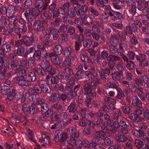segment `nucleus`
Returning a JSON list of instances; mask_svg holds the SVG:
<instances>
[{"mask_svg": "<svg viewBox=\"0 0 149 149\" xmlns=\"http://www.w3.org/2000/svg\"><path fill=\"white\" fill-rule=\"evenodd\" d=\"M137 3V9L142 12V15L146 16L148 20L149 21V13L146 11V9L149 7V2L145 0H135Z\"/></svg>", "mask_w": 149, "mask_h": 149, "instance_id": "obj_1", "label": "nucleus"}, {"mask_svg": "<svg viewBox=\"0 0 149 149\" xmlns=\"http://www.w3.org/2000/svg\"><path fill=\"white\" fill-rule=\"evenodd\" d=\"M40 12V10L38 8L35 7L33 8L32 10L30 9L26 10L23 15L27 20L31 21L32 20V18L30 16L32 15L34 17L38 16L39 15Z\"/></svg>", "mask_w": 149, "mask_h": 149, "instance_id": "obj_2", "label": "nucleus"}, {"mask_svg": "<svg viewBox=\"0 0 149 149\" xmlns=\"http://www.w3.org/2000/svg\"><path fill=\"white\" fill-rule=\"evenodd\" d=\"M82 92L84 95L87 96V97H93L96 96V93L93 91L91 85L88 83H84Z\"/></svg>", "mask_w": 149, "mask_h": 149, "instance_id": "obj_3", "label": "nucleus"}, {"mask_svg": "<svg viewBox=\"0 0 149 149\" xmlns=\"http://www.w3.org/2000/svg\"><path fill=\"white\" fill-rule=\"evenodd\" d=\"M147 127L145 125L141 126V128L138 130H134L132 131L134 135L138 138L144 137L146 134L145 132L147 130Z\"/></svg>", "mask_w": 149, "mask_h": 149, "instance_id": "obj_4", "label": "nucleus"}, {"mask_svg": "<svg viewBox=\"0 0 149 149\" xmlns=\"http://www.w3.org/2000/svg\"><path fill=\"white\" fill-rule=\"evenodd\" d=\"M14 81L20 86H28L31 84L30 82L28 80H26L24 77H15Z\"/></svg>", "mask_w": 149, "mask_h": 149, "instance_id": "obj_5", "label": "nucleus"}, {"mask_svg": "<svg viewBox=\"0 0 149 149\" xmlns=\"http://www.w3.org/2000/svg\"><path fill=\"white\" fill-rule=\"evenodd\" d=\"M23 37L24 45L26 47L31 46L32 44L35 43V41L36 40V38L33 36L30 38L27 36H24Z\"/></svg>", "mask_w": 149, "mask_h": 149, "instance_id": "obj_6", "label": "nucleus"}, {"mask_svg": "<svg viewBox=\"0 0 149 149\" xmlns=\"http://www.w3.org/2000/svg\"><path fill=\"white\" fill-rule=\"evenodd\" d=\"M33 28L38 31H42L45 30V28L44 26L41 25V22L39 20L35 21L32 25Z\"/></svg>", "mask_w": 149, "mask_h": 149, "instance_id": "obj_7", "label": "nucleus"}, {"mask_svg": "<svg viewBox=\"0 0 149 149\" xmlns=\"http://www.w3.org/2000/svg\"><path fill=\"white\" fill-rule=\"evenodd\" d=\"M60 94L55 93L52 94L49 98V100L53 103H58L60 102Z\"/></svg>", "mask_w": 149, "mask_h": 149, "instance_id": "obj_8", "label": "nucleus"}, {"mask_svg": "<svg viewBox=\"0 0 149 149\" xmlns=\"http://www.w3.org/2000/svg\"><path fill=\"white\" fill-rule=\"evenodd\" d=\"M123 72L116 71L113 73L111 74L112 79L115 81H119L123 76Z\"/></svg>", "mask_w": 149, "mask_h": 149, "instance_id": "obj_9", "label": "nucleus"}, {"mask_svg": "<svg viewBox=\"0 0 149 149\" xmlns=\"http://www.w3.org/2000/svg\"><path fill=\"white\" fill-rule=\"evenodd\" d=\"M132 104L134 106H137L139 108L141 107L142 102L137 97L135 96H133L132 98Z\"/></svg>", "mask_w": 149, "mask_h": 149, "instance_id": "obj_10", "label": "nucleus"}, {"mask_svg": "<svg viewBox=\"0 0 149 149\" xmlns=\"http://www.w3.org/2000/svg\"><path fill=\"white\" fill-rule=\"evenodd\" d=\"M41 13L47 19H50L52 17V13L49 12V11L47 9V8H43L42 9H41Z\"/></svg>", "mask_w": 149, "mask_h": 149, "instance_id": "obj_11", "label": "nucleus"}, {"mask_svg": "<svg viewBox=\"0 0 149 149\" xmlns=\"http://www.w3.org/2000/svg\"><path fill=\"white\" fill-rule=\"evenodd\" d=\"M78 106L74 102L71 103L68 108L69 112L76 113L77 112Z\"/></svg>", "mask_w": 149, "mask_h": 149, "instance_id": "obj_12", "label": "nucleus"}, {"mask_svg": "<svg viewBox=\"0 0 149 149\" xmlns=\"http://www.w3.org/2000/svg\"><path fill=\"white\" fill-rule=\"evenodd\" d=\"M16 53L19 56L24 57L25 58H27L26 52H25V49L23 46H20L18 47Z\"/></svg>", "mask_w": 149, "mask_h": 149, "instance_id": "obj_13", "label": "nucleus"}, {"mask_svg": "<svg viewBox=\"0 0 149 149\" xmlns=\"http://www.w3.org/2000/svg\"><path fill=\"white\" fill-rule=\"evenodd\" d=\"M12 47L10 44L5 42L3 43L1 45V48L3 51L6 53L9 52L12 49Z\"/></svg>", "mask_w": 149, "mask_h": 149, "instance_id": "obj_14", "label": "nucleus"}, {"mask_svg": "<svg viewBox=\"0 0 149 149\" xmlns=\"http://www.w3.org/2000/svg\"><path fill=\"white\" fill-rule=\"evenodd\" d=\"M36 104L37 105H40L42 107L43 109L46 108L47 107L48 104L45 102L44 100L41 98H40L38 99L36 102Z\"/></svg>", "mask_w": 149, "mask_h": 149, "instance_id": "obj_15", "label": "nucleus"}, {"mask_svg": "<svg viewBox=\"0 0 149 149\" xmlns=\"http://www.w3.org/2000/svg\"><path fill=\"white\" fill-rule=\"evenodd\" d=\"M115 139L116 141L119 143H123L127 141V137L121 134L116 136Z\"/></svg>", "mask_w": 149, "mask_h": 149, "instance_id": "obj_16", "label": "nucleus"}, {"mask_svg": "<svg viewBox=\"0 0 149 149\" xmlns=\"http://www.w3.org/2000/svg\"><path fill=\"white\" fill-rule=\"evenodd\" d=\"M68 33L70 35L73 36L71 37L72 40H74L75 38L77 35V34L75 33V28L72 26H70L68 28Z\"/></svg>", "mask_w": 149, "mask_h": 149, "instance_id": "obj_17", "label": "nucleus"}, {"mask_svg": "<svg viewBox=\"0 0 149 149\" xmlns=\"http://www.w3.org/2000/svg\"><path fill=\"white\" fill-rule=\"evenodd\" d=\"M42 89L45 93H51L52 89L49 85L46 84H42L41 85Z\"/></svg>", "mask_w": 149, "mask_h": 149, "instance_id": "obj_18", "label": "nucleus"}, {"mask_svg": "<svg viewBox=\"0 0 149 149\" xmlns=\"http://www.w3.org/2000/svg\"><path fill=\"white\" fill-rule=\"evenodd\" d=\"M42 57L41 51L40 50H35L33 57L35 60L38 61Z\"/></svg>", "mask_w": 149, "mask_h": 149, "instance_id": "obj_19", "label": "nucleus"}, {"mask_svg": "<svg viewBox=\"0 0 149 149\" xmlns=\"http://www.w3.org/2000/svg\"><path fill=\"white\" fill-rule=\"evenodd\" d=\"M36 7L38 8H41L42 9L45 6V2L43 0H37L34 3Z\"/></svg>", "mask_w": 149, "mask_h": 149, "instance_id": "obj_20", "label": "nucleus"}, {"mask_svg": "<svg viewBox=\"0 0 149 149\" xmlns=\"http://www.w3.org/2000/svg\"><path fill=\"white\" fill-rule=\"evenodd\" d=\"M120 57L118 56L110 55L107 58L108 61L112 62L119 60Z\"/></svg>", "mask_w": 149, "mask_h": 149, "instance_id": "obj_21", "label": "nucleus"}, {"mask_svg": "<svg viewBox=\"0 0 149 149\" xmlns=\"http://www.w3.org/2000/svg\"><path fill=\"white\" fill-rule=\"evenodd\" d=\"M53 51L56 52L57 55H60L63 51L61 46L60 45H56Z\"/></svg>", "mask_w": 149, "mask_h": 149, "instance_id": "obj_22", "label": "nucleus"}, {"mask_svg": "<svg viewBox=\"0 0 149 149\" xmlns=\"http://www.w3.org/2000/svg\"><path fill=\"white\" fill-rule=\"evenodd\" d=\"M32 3L31 0H25L24 2L22 5L23 7H26V10H29L32 8Z\"/></svg>", "mask_w": 149, "mask_h": 149, "instance_id": "obj_23", "label": "nucleus"}, {"mask_svg": "<svg viewBox=\"0 0 149 149\" xmlns=\"http://www.w3.org/2000/svg\"><path fill=\"white\" fill-rule=\"evenodd\" d=\"M22 110L24 112L28 113H32L31 110L30 106L28 104L25 103L22 105Z\"/></svg>", "mask_w": 149, "mask_h": 149, "instance_id": "obj_24", "label": "nucleus"}, {"mask_svg": "<svg viewBox=\"0 0 149 149\" xmlns=\"http://www.w3.org/2000/svg\"><path fill=\"white\" fill-rule=\"evenodd\" d=\"M130 117L131 119L134 122H140L141 121V118L139 116L134 113H131L130 115Z\"/></svg>", "mask_w": 149, "mask_h": 149, "instance_id": "obj_25", "label": "nucleus"}, {"mask_svg": "<svg viewBox=\"0 0 149 149\" xmlns=\"http://www.w3.org/2000/svg\"><path fill=\"white\" fill-rule=\"evenodd\" d=\"M60 38L58 39V40H61L62 41L66 42L68 41V34L66 33H61L60 35Z\"/></svg>", "mask_w": 149, "mask_h": 149, "instance_id": "obj_26", "label": "nucleus"}, {"mask_svg": "<svg viewBox=\"0 0 149 149\" xmlns=\"http://www.w3.org/2000/svg\"><path fill=\"white\" fill-rule=\"evenodd\" d=\"M88 11L89 13H91L94 17H97L99 15L98 11L92 7H89Z\"/></svg>", "mask_w": 149, "mask_h": 149, "instance_id": "obj_27", "label": "nucleus"}, {"mask_svg": "<svg viewBox=\"0 0 149 149\" xmlns=\"http://www.w3.org/2000/svg\"><path fill=\"white\" fill-rule=\"evenodd\" d=\"M36 72L38 74L40 75L43 76L45 75L46 73L44 68L43 66H40L39 67H38L36 69Z\"/></svg>", "mask_w": 149, "mask_h": 149, "instance_id": "obj_28", "label": "nucleus"}, {"mask_svg": "<svg viewBox=\"0 0 149 149\" xmlns=\"http://www.w3.org/2000/svg\"><path fill=\"white\" fill-rule=\"evenodd\" d=\"M116 68L119 71V72H123L124 70L125 67L122 62H118L116 64Z\"/></svg>", "mask_w": 149, "mask_h": 149, "instance_id": "obj_29", "label": "nucleus"}, {"mask_svg": "<svg viewBox=\"0 0 149 149\" xmlns=\"http://www.w3.org/2000/svg\"><path fill=\"white\" fill-rule=\"evenodd\" d=\"M67 14L71 18H73L75 17L76 15V13L74 10L73 8L68 9Z\"/></svg>", "mask_w": 149, "mask_h": 149, "instance_id": "obj_30", "label": "nucleus"}, {"mask_svg": "<svg viewBox=\"0 0 149 149\" xmlns=\"http://www.w3.org/2000/svg\"><path fill=\"white\" fill-rule=\"evenodd\" d=\"M28 76L32 82L35 81L37 79L36 75L33 71H32L29 72L28 74Z\"/></svg>", "mask_w": 149, "mask_h": 149, "instance_id": "obj_31", "label": "nucleus"}, {"mask_svg": "<svg viewBox=\"0 0 149 149\" xmlns=\"http://www.w3.org/2000/svg\"><path fill=\"white\" fill-rule=\"evenodd\" d=\"M51 60L52 62L54 65H59L61 64L60 59L58 57H52Z\"/></svg>", "mask_w": 149, "mask_h": 149, "instance_id": "obj_32", "label": "nucleus"}, {"mask_svg": "<svg viewBox=\"0 0 149 149\" xmlns=\"http://www.w3.org/2000/svg\"><path fill=\"white\" fill-rule=\"evenodd\" d=\"M72 49L70 47H67L65 48L63 53L64 55L66 57H68L70 56L72 52Z\"/></svg>", "mask_w": 149, "mask_h": 149, "instance_id": "obj_33", "label": "nucleus"}, {"mask_svg": "<svg viewBox=\"0 0 149 149\" xmlns=\"http://www.w3.org/2000/svg\"><path fill=\"white\" fill-rule=\"evenodd\" d=\"M92 44L91 41L88 39H86L84 40L83 45L85 48H89L90 47Z\"/></svg>", "mask_w": 149, "mask_h": 149, "instance_id": "obj_34", "label": "nucleus"}, {"mask_svg": "<svg viewBox=\"0 0 149 149\" xmlns=\"http://www.w3.org/2000/svg\"><path fill=\"white\" fill-rule=\"evenodd\" d=\"M106 132L103 130L97 131L95 133V136L100 138H104L106 135Z\"/></svg>", "mask_w": 149, "mask_h": 149, "instance_id": "obj_35", "label": "nucleus"}, {"mask_svg": "<svg viewBox=\"0 0 149 149\" xmlns=\"http://www.w3.org/2000/svg\"><path fill=\"white\" fill-rule=\"evenodd\" d=\"M85 74L86 78L89 81H92L94 78V74H93V72L88 71H86L85 72Z\"/></svg>", "mask_w": 149, "mask_h": 149, "instance_id": "obj_36", "label": "nucleus"}, {"mask_svg": "<svg viewBox=\"0 0 149 149\" xmlns=\"http://www.w3.org/2000/svg\"><path fill=\"white\" fill-rule=\"evenodd\" d=\"M15 10L14 9V7L12 6L9 7L8 8V10H7V13L6 16H10V15H13L15 14Z\"/></svg>", "mask_w": 149, "mask_h": 149, "instance_id": "obj_37", "label": "nucleus"}, {"mask_svg": "<svg viewBox=\"0 0 149 149\" xmlns=\"http://www.w3.org/2000/svg\"><path fill=\"white\" fill-rule=\"evenodd\" d=\"M63 64L66 68L71 67L72 64L71 59L69 57L66 58L64 61Z\"/></svg>", "mask_w": 149, "mask_h": 149, "instance_id": "obj_38", "label": "nucleus"}, {"mask_svg": "<svg viewBox=\"0 0 149 149\" xmlns=\"http://www.w3.org/2000/svg\"><path fill=\"white\" fill-rule=\"evenodd\" d=\"M9 88L7 86H3L1 87V93L4 95H6L9 92Z\"/></svg>", "mask_w": 149, "mask_h": 149, "instance_id": "obj_39", "label": "nucleus"}, {"mask_svg": "<svg viewBox=\"0 0 149 149\" xmlns=\"http://www.w3.org/2000/svg\"><path fill=\"white\" fill-rule=\"evenodd\" d=\"M38 85L36 84L34 85L33 88L35 93H40L42 92V88L39 85L40 84L38 82Z\"/></svg>", "mask_w": 149, "mask_h": 149, "instance_id": "obj_40", "label": "nucleus"}, {"mask_svg": "<svg viewBox=\"0 0 149 149\" xmlns=\"http://www.w3.org/2000/svg\"><path fill=\"white\" fill-rule=\"evenodd\" d=\"M60 19L58 18H56L55 20L51 23V26L52 27H56L59 25V22Z\"/></svg>", "mask_w": 149, "mask_h": 149, "instance_id": "obj_41", "label": "nucleus"}, {"mask_svg": "<svg viewBox=\"0 0 149 149\" xmlns=\"http://www.w3.org/2000/svg\"><path fill=\"white\" fill-rule=\"evenodd\" d=\"M15 91V89H13L12 90V91L10 92L9 94L8 95V100L10 101H11L13 100L14 97L16 94Z\"/></svg>", "mask_w": 149, "mask_h": 149, "instance_id": "obj_42", "label": "nucleus"}, {"mask_svg": "<svg viewBox=\"0 0 149 149\" xmlns=\"http://www.w3.org/2000/svg\"><path fill=\"white\" fill-rule=\"evenodd\" d=\"M83 76V72L80 70L77 71L75 75V77L77 80L81 79Z\"/></svg>", "mask_w": 149, "mask_h": 149, "instance_id": "obj_43", "label": "nucleus"}, {"mask_svg": "<svg viewBox=\"0 0 149 149\" xmlns=\"http://www.w3.org/2000/svg\"><path fill=\"white\" fill-rule=\"evenodd\" d=\"M42 109L45 110V115L47 117H49L53 114V110L51 109L48 108V105L46 108L43 109Z\"/></svg>", "mask_w": 149, "mask_h": 149, "instance_id": "obj_44", "label": "nucleus"}, {"mask_svg": "<svg viewBox=\"0 0 149 149\" xmlns=\"http://www.w3.org/2000/svg\"><path fill=\"white\" fill-rule=\"evenodd\" d=\"M18 77H24L27 74V70L24 69H21L18 72Z\"/></svg>", "mask_w": 149, "mask_h": 149, "instance_id": "obj_45", "label": "nucleus"}, {"mask_svg": "<svg viewBox=\"0 0 149 149\" xmlns=\"http://www.w3.org/2000/svg\"><path fill=\"white\" fill-rule=\"evenodd\" d=\"M107 86L109 88L117 89L118 87V83L116 82H108L107 83Z\"/></svg>", "mask_w": 149, "mask_h": 149, "instance_id": "obj_46", "label": "nucleus"}, {"mask_svg": "<svg viewBox=\"0 0 149 149\" xmlns=\"http://www.w3.org/2000/svg\"><path fill=\"white\" fill-rule=\"evenodd\" d=\"M103 58L102 57L100 54H98L95 55L93 58L94 61L100 63L102 61Z\"/></svg>", "mask_w": 149, "mask_h": 149, "instance_id": "obj_47", "label": "nucleus"}, {"mask_svg": "<svg viewBox=\"0 0 149 149\" xmlns=\"http://www.w3.org/2000/svg\"><path fill=\"white\" fill-rule=\"evenodd\" d=\"M19 17V15H10L8 16L7 20L9 22H14L17 20L18 17Z\"/></svg>", "mask_w": 149, "mask_h": 149, "instance_id": "obj_48", "label": "nucleus"}, {"mask_svg": "<svg viewBox=\"0 0 149 149\" xmlns=\"http://www.w3.org/2000/svg\"><path fill=\"white\" fill-rule=\"evenodd\" d=\"M65 93L67 97V100H70L73 98L75 95V92L73 91Z\"/></svg>", "mask_w": 149, "mask_h": 149, "instance_id": "obj_49", "label": "nucleus"}, {"mask_svg": "<svg viewBox=\"0 0 149 149\" xmlns=\"http://www.w3.org/2000/svg\"><path fill=\"white\" fill-rule=\"evenodd\" d=\"M51 107L57 111L60 110L63 111L62 106L58 103H56L52 105Z\"/></svg>", "mask_w": 149, "mask_h": 149, "instance_id": "obj_50", "label": "nucleus"}, {"mask_svg": "<svg viewBox=\"0 0 149 149\" xmlns=\"http://www.w3.org/2000/svg\"><path fill=\"white\" fill-rule=\"evenodd\" d=\"M70 67H67L64 69V71L65 73L69 76L72 75L74 74L72 68Z\"/></svg>", "mask_w": 149, "mask_h": 149, "instance_id": "obj_51", "label": "nucleus"}, {"mask_svg": "<svg viewBox=\"0 0 149 149\" xmlns=\"http://www.w3.org/2000/svg\"><path fill=\"white\" fill-rule=\"evenodd\" d=\"M126 63V67L129 70H131L134 68V64L133 61H129Z\"/></svg>", "mask_w": 149, "mask_h": 149, "instance_id": "obj_52", "label": "nucleus"}, {"mask_svg": "<svg viewBox=\"0 0 149 149\" xmlns=\"http://www.w3.org/2000/svg\"><path fill=\"white\" fill-rule=\"evenodd\" d=\"M35 50V47L34 46L29 48H27L26 51V54L27 58L28 57V55L29 54L33 53Z\"/></svg>", "mask_w": 149, "mask_h": 149, "instance_id": "obj_53", "label": "nucleus"}, {"mask_svg": "<svg viewBox=\"0 0 149 149\" xmlns=\"http://www.w3.org/2000/svg\"><path fill=\"white\" fill-rule=\"evenodd\" d=\"M109 50L111 53L113 54H115L117 53V47L113 45L112 44L109 45Z\"/></svg>", "mask_w": 149, "mask_h": 149, "instance_id": "obj_54", "label": "nucleus"}, {"mask_svg": "<svg viewBox=\"0 0 149 149\" xmlns=\"http://www.w3.org/2000/svg\"><path fill=\"white\" fill-rule=\"evenodd\" d=\"M91 85L93 89H95L97 88V86L99 84H100V81L98 80L97 81L95 80L91 82Z\"/></svg>", "mask_w": 149, "mask_h": 149, "instance_id": "obj_55", "label": "nucleus"}, {"mask_svg": "<svg viewBox=\"0 0 149 149\" xmlns=\"http://www.w3.org/2000/svg\"><path fill=\"white\" fill-rule=\"evenodd\" d=\"M59 79L58 75H55L53 76L51 80L52 84H57L59 82Z\"/></svg>", "mask_w": 149, "mask_h": 149, "instance_id": "obj_56", "label": "nucleus"}, {"mask_svg": "<svg viewBox=\"0 0 149 149\" xmlns=\"http://www.w3.org/2000/svg\"><path fill=\"white\" fill-rule=\"evenodd\" d=\"M118 37L121 40H125L126 39V37L125 34L122 31H119L117 33Z\"/></svg>", "mask_w": 149, "mask_h": 149, "instance_id": "obj_57", "label": "nucleus"}, {"mask_svg": "<svg viewBox=\"0 0 149 149\" xmlns=\"http://www.w3.org/2000/svg\"><path fill=\"white\" fill-rule=\"evenodd\" d=\"M24 45L23 37L22 39L20 40L15 41V45L16 47H19L20 46H22Z\"/></svg>", "mask_w": 149, "mask_h": 149, "instance_id": "obj_58", "label": "nucleus"}, {"mask_svg": "<svg viewBox=\"0 0 149 149\" xmlns=\"http://www.w3.org/2000/svg\"><path fill=\"white\" fill-rule=\"evenodd\" d=\"M142 142L141 140L136 139L134 143V146L139 148H140L142 147Z\"/></svg>", "mask_w": 149, "mask_h": 149, "instance_id": "obj_59", "label": "nucleus"}, {"mask_svg": "<svg viewBox=\"0 0 149 149\" xmlns=\"http://www.w3.org/2000/svg\"><path fill=\"white\" fill-rule=\"evenodd\" d=\"M59 30L60 32L64 33L68 30V26L65 24H62L60 26Z\"/></svg>", "mask_w": 149, "mask_h": 149, "instance_id": "obj_60", "label": "nucleus"}, {"mask_svg": "<svg viewBox=\"0 0 149 149\" xmlns=\"http://www.w3.org/2000/svg\"><path fill=\"white\" fill-rule=\"evenodd\" d=\"M35 62L33 59L31 57L29 58L28 62V66H29L31 67H33L35 65Z\"/></svg>", "mask_w": 149, "mask_h": 149, "instance_id": "obj_61", "label": "nucleus"}, {"mask_svg": "<svg viewBox=\"0 0 149 149\" xmlns=\"http://www.w3.org/2000/svg\"><path fill=\"white\" fill-rule=\"evenodd\" d=\"M20 65L21 66V68L22 67L24 68H27L28 65H27V60L25 59L22 60L20 61Z\"/></svg>", "mask_w": 149, "mask_h": 149, "instance_id": "obj_62", "label": "nucleus"}, {"mask_svg": "<svg viewBox=\"0 0 149 149\" xmlns=\"http://www.w3.org/2000/svg\"><path fill=\"white\" fill-rule=\"evenodd\" d=\"M149 64L148 61L146 60H141L139 62V65L142 67L147 66Z\"/></svg>", "mask_w": 149, "mask_h": 149, "instance_id": "obj_63", "label": "nucleus"}, {"mask_svg": "<svg viewBox=\"0 0 149 149\" xmlns=\"http://www.w3.org/2000/svg\"><path fill=\"white\" fill-rule=\"evenodd\" d=\"M75 147L77 149H81L82 146L81 141L79 140H77L75 144Z\"/></svg>", "mask_w": 149, "mask_h": 149, "instance_id": "obj_64", "label": "nucleus"}]
</instances>
